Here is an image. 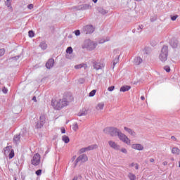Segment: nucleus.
<instances>
[{"label":"nucleus","instance_id":"f257e3e1","mask_svg":"<svg viewBox=\"0 0 180 180\" xmlns=\"http://www.w3.org/2000/svg\"><path fill=\"white\" fill-rule=\"evenodd\" d=\"M68 105V101H67V99L63 98V100H60L59 101H57L54 99H52L51 101V106H53V109H56V110H60V109H63L64 106Z\"/></svg>","mask_w":180,"mask_h":180},{"label":"nucleus","instance_id":"f03ea898","mask_svg":"<svg viewBox=\"0 0 180 180\" xmlns=\"http://www.w3.org/2000/svg\"><path fill=\"white\" fill-rule=\"evenodd\" d=\"M97 46L98 44H96L94 41H91V39H86L84 41L83 49H86V50L92 51V50H95V49H96Z\"/></svg>","mask_w":180,"mask_h":180},{"label":"nucleus","instance_id":"7ed1b4c3","mask_svg":"<svg viewBox=\"0 0 180 180\" xmlns=\"http://www.w3.org/2000/svg\"><path fill=\"white\" fill-rule=\"evenodd\" d=\"M159 58L162 63H165L168 60V46L164 45L161 49Z\"/></svg>","mask_w":180,"mask_h":180},{"label":"nucleus","instance_id":"20e7f679","mask_svg":"<svg viewBox=\"0 0 180 180\" xmlns=\"http://www.w3.org/2000/svg\"><path fill=\"white\" fill-rule=\"evenodd\" d=\"M103 131L104 133H105V134H110V136H111L112 137H116V136L119 134L120 129L113 127H110L104 129Z\"/></svg>","mask_w":180,"mask_h":180},{"label":"nucleus","instance_id":"39448f33","mask_svg":"<svg viewBox=\"0 0 180 180\" xmlns=\"http://www.w3.org/2000/svg\"><path fill=\"white\" fill-rule=\"evenodd\" d=\"M95 32V28L92 25H86L82 28V33L84 34H92Z\"/></svg>","mask_w":180,"mask_h":180},{"label":"nucleus","instance_id":"423d86ee","mask_svg":"<svg viewBox=\"0 0 180 180\" xmlns=\"http://www.w3.org/2000/svg\"><path fill=\"white\" fill-rule=\"evenodd\" d=\"M93 67H94V70H96V71L99 70H103L105 68V63L102 62L94 61Z\"/></svg>","mask_w":180,"mask_h":180},{"label":"nucleus","instance_id":"0eeeda50","mask_svg":"<svg viewBox=\"0 0 180 180\" xmlns=\"http://www.w3.org/2000/svg\"><path fill=\"white\" fill-rule=\"evenodd\" d=\"M31 162L32 165H34V167H37L40 164V155L39 153H36L34 155Z\"/></svg>","mask_w":180,"mask_h":180},{"label":"nucleus","instance_id":"6e6552de","mask_svg":"<svg viewBox=\"0 0 180 180\" xmlns=\"http://www.w3.org/2000/svg\"><path fill=\"white\" fill-rule=\"evenodd\" d=\"M86 161H88V156H86L85 154H82L76 159L75 163V165H77L78 162H86Z\"/></svg>","mask_w":180,"mask_h":180},{"label":"nucleus","instance_id":"1a4fd4ad","mask_svg":"<svg viewBox=\"0 0 180 180\" xmlns=\"http://www.w3.org/2000/svg\"><path fill=\"white\" fill-rule=\"evenodd\" d=\"M117 136H118L120 140H122V141L126 143V144H130V140H129V138H127V136L120 131L118 132Z\"/></svg>","mask_w":180,"mask_h":180},{"label":"nucleus","instance_id":"9d476101","mask_svg":"<svg viewBox=\"0 0 180 180\" xmlns=\"http://www.w3.org/2000/svg\"><path fill=\"white\" fill-rule=\"evenodd\" d=\"M108 144L111 148H113L114 150H120V146L117 145L115 141H109Z\"/></svg>","mask_w":180,"mask_h":180},{"label":"nucleus","instance_id":"9b49d317","mask_svg":"<svg viewBox=\"0 0 180 180\" xmlns=\"http://www.w3.org/2000/svg\"><path fill=\"white\" fill-rule=\"evenodd\" d=\"M53 67H54V59L50 58L46 63V68L50 70V68H53Z\"/></svg>","mask_w":180,"mask_h":180},{"label":"nucleus","instance_id":"f8f14e48","mask_svg":"<svg viewBox=\"0 0 180 180\" xmlns=\"http://www.w3.org/2000/svg\"><path fill=\"white\" fill-rule=\"evenodd\" d=\"M131 148H133L134 150H138L139 151H142V150H144V146H143L140 143H134L132 144Z\"/></svg>","mask_w":180,"mask_h":180},{"label":"nucleus","instance_id":"ddd939ff","mask_svg":"<svg viewBox=\"0 0 180 180\" xmlns=\"http://www.w3.org/2000/svg\"><path fill=\"white\" fill-rule=\"evenodd\" d=\"M89 9H92L91 4H81V11H88Z\"/></svg>","mask_w":180,"mask_h":180},{"label":"nucleus","instance_id":"4468645a","mask_svg":"<svg viewBox=\"0 0 180 180\" xmlns=\"http://www.w3.org/2000/svg\"><path fill=\"white\" fill-rule=\"evenodd\" d=\"M133 63L135 65H140L143 63V59L139 56H136L134 58Z\"/></svg>","mask_w":180,"mask_h":180},{"label":"nucleus","instance_id":"2eb2a0df","mask_svg":"<svg viewBox=\"0 0 180 180\" xmlns=\"http://www.w3.org/2000/svg\"><path fill=\"white\" fill-rule=\"evenodd\" d=\"M178 39L174 38L172 39H171L170 41V46L173 48V49H176V47H178Z\"/></svg>","mask_w":180,"mask_h":180},{"label":"nucleus","instance_id":"dca6fc26","mask_svg":"<svg viewBox=\"0 0 180 180\" xmlns=\"http://www.w3.org/2000/svg\"><path fill=\"white\" fill-rule=\"evenodd\" d=\"M96 148H98V145H96V144L91 145L88 147L84 148V151L86 153V151H91V150H95Z\"/></svg>","mask_w":180,"mask_h":180},{"label":"nucleus","instance_id":"f3484780","mask_svg":"<svg viewBox=\"0 0 180 180\" xmlns=\"http://www.w3.org/2000/svg\"><path fill=\"white\" fill-rule=\"evenodd\" d=\"M124 129L125 130V131H127V133H129V134H130L131 136H136V132L133 131L131 129L127 128V127H124Z\"/></svg>","mask_w":180,"mask_h":180},{"label":"nucleus","instance_id":"a211bd4d","mask_svg":"<svg viewBox=\"0 0 180 180\" xmlns=\"http://www.w3.org/2000/svg\"><path fill=\"white\" fill-rule=\"evenodd\" d=\"M87 68H88V65L84 63L75 65V70H80V68H84V70H86Z\"/></svg>","mask_w":180,"mask_h":180},{"label":"nucleus","instance_id":"6ab92c4d","mask_svg":"<svg viewBox=\"0 0 180 180\" xmlns=\"http://www.w3.org/2000/svg\"><path fill=\"white\" fill-rule=\"evenodd\" d=\"M86 115H88L86 109H82L77 113V116H86Z\"/></svg>","mask_w":180,"mask_h":180},{"label":"nucleus","instance_id":"aec40b11","mask_svg":"<svg viewBox=\"0 0 180 180\" xmlns=\"http://www.w3.org/2000/svg\"><path fill=\"white\" fill-rule=\"evenodd\" d=\"M39 122H41V126L44 125V124L46 123V115H41L39 117Z\"/></svg>","mask_w":180,"mask_h":180},{"label":"nucleus","instance_id":"412c9836","mask_svg":"<svg viewBox=\"0 0 180 180\" xmlns=\"http://www.w3.org/2000/svg\"><path fill=\"white\" fill-rule=\"evenodd\" d=\"M12 150H13V149H12L11 146L6 147L5 149H4L5 155H8L11 153V151H12Z\"/></svg>","mask_w":180,"mask_h":180},{"label":"nucleus","instance_id":"4be33fe9","mask_svg":"<svg viewBox=\"0 0 180 180\" xmlns=\"http://www.w3.org/2000/svg\"><path fill=\"white\" fill-rule=\"evenodd\" d=\"M20 141V134L15 135L13 137V143L15 144H18Z\"/></svg>","mask_w":180,"mask_h":180},{"label":"nucleus","instance_id":"5701e85b","mask_svg":"<svg viewBox=\"0 0 180 180\" xmlns=\"http://www.w3.org/2000/svg\"><path fill=\"white\" fill-rule=\"evenodd\" d=\"M131 89V86H122L120 88V91L121 92H127V91H130Z\"/></svg>","mask_w":180,"mask_h":180},{"label":"nucleus","instance_id":"b1692460","mask_svg":"<svg viewBox=\"0 0 180 180\" xmlns=\"http://www.w3.org/2000/svg\"><path fill=\"white\" fill-rule=\"evenodd\" d=\"M39 47L41 48L42 50H46L47 49V44H46V41H41L39 44Z\"/></svg>","mask_w":180,"mask_h":180},{"label":"nucleus","instance_id":"393cba45","mask_svg":"<svg viewBox=\"0 0 180 180\" xmlns=\"http://www.w3.org/2000/svg\"><path fill=\"white\" fill-rule=\"evenodd\" d=\"M172 154H176L178 155L180 153V150L179 148L174 147L172 148Z\"/></svg>","mask_w":180,"mask_h":180},{"label":"nucleus","instance_id":"a878e982","mask_svg":"<svg viewBox=\"0 0 180 180\" xmlns=\"http://www.w3.org/2000/svg\"><path fill=\"white\" fill-rule=\"evenodd\" d=\"M62 140L65 143V144H68V143H70V138L68 136H63L62 137Z\"/></svg>","mask_w":180,"mask_h":180},{"label":"nucleus","instance_id":"bb28decb","mask_svg":"<svg viewBox=\"0 0 180 180\" xmlns=\"http://www.w3.org/2000/svg\"><path fill=\"white\" fill-rule=\"evenodd\" d=\"M98 11L99 12V13H101V15H106V13H108V11L102 8H98Z\"/></svg>","mask_w":180,"mask_h":180},{"label":"nucleus","instance_id":"cd10ccee","mask_svg":"<svg viewBox=\"0 0 180 180\" xmlns=\"http://www.w3.org/2000/svg\"><path fill=\"white\" fill-rule=\"evenodd\" d=\"M128 178H129L130 180H136V175L133 173H129Z\"/></svg>","mask_w":180,"mask_h":180},{"label":"nucleus","instance_id":"c85d7f7f","mask_svg":"<svg viewBox=\"0 0 180 180\" xmlns=\"http://www.w3.org/2000/svg\"><path fill=\"white\" fill-rule=\"evenodd\" d=\"M105 106V103H100L98 104L96 109L97 110H102V109H103V107Z\"/></svg>","mask_w":180,"mask_h":180},{"label":"nucleus","instance_id":"c756f323","mask_svg":"<svg viewBox=\"0 0 180 180\" xmlns=\"http://www.w3.org/2000/svg\"><path fill=\"white\" fill-rule=\"evenodd\" d=\"M15 157V150H11V152L8 153V158L10 160H12Z\"/></svg>","mask_w":180,"mask_h":180},{"label":"nucleus","instance_id":"7c9ffc66","mask_svg":"<svg viewBox=\"0 0 180 180\" xmlns=\"http://www.w3.org/2000/svg\"><path fill=\"white\" fill-rule=\"evenodd\" d=\"M41 122L40 121H37V124L35 125L36 129H41V127H43V126L44 125H41Z\"/></svg>","mask_w":180,"mask_h":180},{"label":"nucleus","instance_id":"2f4dec72","mask_svg":"<svg viewBox=\"0 0 180 180\" xmlns=\"http://www.w3.org/2000/svg\"><path fill=\"white\" fill-rule=\"evenodd\" d=\"M72 51H73L72 47L71 46L68 47L66 49L67 54H72Z\"/></svg>","mask_w":180,"mask_h":180},{"label":"nucleus","instance_id":"473e14b6","mask_svg":"<svg viewBox=\"0 0 180 180\" xmlns=\"http://www.w3.org/2000/svg\"><path fill=\"white\" fill-rule=\"evenodd\" d=\"M143 29H144V25H139L138 27H137V33H141V30H143Z\"/></svg>","mask_w":180,"mask_h":180},{"label":"nucleus","instance_id":"72a5a7b5","mask_svg":"<svg viewBox=\"0 0 180 180\" xmlns=\"http://www.w3.org/2000/svg\"><path fill=\"white\" fill-rule=\"evenodd\" d=\"M95 94H96V90L94 89L89 94V96H95Z\"/></svg>","mask_w":180,"mask_h":180},{"label":"nucleus","instance_id":"f704fd0d","mask_svg":"<svg viewBox=\"0 0 180 180\" xmlns=\"http://www.w3.org/2000/svg\"><path fill=\"white\" fill-rule=\"evenodd\" d=\"M120 57V55H116L115 57V59L113 60V62L118 63Z\"/></svg>","mask_w":180,"mask_h":180},{"label":"nucleus","instance_id":"c9c22d12","mask_svg":"<svg viewBox=\"0 0 180 180\" xmlns=\"http://www.w3.org/2000/svg\"><path fill=\"white\" fill-rule=\"evenodd\" d=\"M28 36L29 37H34V32H33L32 30L29 31Z\"/></svg>","mask_w":180,"mask_h":180},{"label":"nucleus","instance_id":"e433bc0d","mask_svg":"<svg viewBox=\"0 0 180 180\" xmlns=\"http://www.w3.org/2000/svg\"><path fill=\"white\" fill-rule=\"evenodd\" d=\"M120 53V51H119V50H117V49H115V50L113 51V54H114V56H115V57H116V56H120V55H119Z\"/></svg>","mask_w":180,"mask_h":180},{"label":"nucleus","instance_id":"4c0bfd02","mask_svg":"<svg viewBox=\"0 0 180 180\" xmlns=\"http://www.w3.org/2000/svg\"><path fill=\"white\" fill-rule=\"evenodd\" d=\"M164 70L166 71V72H169L171 71V68L168 65L165 66Z\"/></svg>","mask_w":180,"mask_h":180},{"label":"nucleus","instance_id":"58836bf2","mask_svg":"<svg viewBox=\"0 0 180 180\" xmlns=\"http://www.w3.org/2000/svg\"><path fill=\"white\" fill-rule=\"evenodd\" d=\"M72 130H74L75 131H77L78 130V124H73Z\"/></svg>","mask_w":180,"mask_h":180},{"label":"nucleus","instance_id":"ea45409f","mask_svg":"<svg viewBox=\"0 0 180 180\" xmlns=\"http://www.w3.org/2000/svg\"><path fill=\"white\" fill-rule=\"evenodd\" d=\"M5 54V49H0V57H2Z\"/></svg>","mask_w":180,"mask_h":180},{"label":"nucleus","instance_id":"a19ab883","mask_svg":"<svg viewBox=\"0 0 180 180\" xmlns=\"http://www.w3.org/2000/svg\"><path fill=\"white\" fill-rule=\"evenodd\" d=\"M36 175H37V176H40V175H41V169H38L35 172Z\"/></svg>","mask_w":180,"mask_h":180},{"label":"nucleus","instance_id":"79ce46f5","mask_svg":"<svg viewBox=\"0 0 180 180\" xmlns=\"http://www.w3.org/2000/svg\"><path fill=\"white\" fill-rule=\"evenodd\" d=\"M20 58V55H18V56L12 57V58H11V60H15V61H17V60H19Z\"/></svg>","mask_w":180,"mask_h":180},{"label":"nucleus","instance_id":"37998d69","mask_svg":"<svg viewBox=\"0 0 180 180\" xmlns=\"http://www.w3.org/2000/svg\"><path fill=\"white\" fill-rule=\"evenodd\" d=\"M121 153H123L124 154H127V149L122 148V149H120Z\"/></svg>","mask_w":180,"mask_h":180},{"label":"nucleus","instance_id":"c03bdc74","mask_svg":"<svg viewBox=\"0 0 180 180\" xmlns=\"http://www.w3.org/2000/svg\"><path fill=\"white\" fill-rule=\"evenodd\" d=\"M72 8L75 9V11H81V5L77 6H74Z\"/></svg>","mask_w":180,"mask_h":180},{"label":"nucleus","instance_id":"a18cd8bd","mask_svg":"<svg viewBox=\"0 0 180 180\" xmlns=\"http://www.w3.org/2000/svg\"><path fill=\"white\" fill-rule=\"evenodd\" d=\"M178 18V15H171V19L172 20H176V18Z\"/></svg>","mask_w":180,"mask_h":180},{"label":"nucleus","instance_id":"49530a36","mask_svg":"<svg viewBox=\"0 0 180 180\" xmlns=\"http://www.w3.org/2000/svg\"><path fill=\"white\" fill-rule=\"evenodd\" d=\"M75 36H79L81 34V32L79 30L75 31Z\"/></svg>","mask_w":180,"mask_h":180},{"label":"nucleus","instance_id":"de8ad7c7","mask_svg":"<svg viewBox=\"0 0 180 180\" xmlns=\"http://www.w3.org/2000/svg\"><path fill=\"white\" fill-rule=\"evenodd\" d=\"M114 89H115V86H111L108 88V91H109L110 92H112V91H113Z\"/></svg>","mask_w":180,"mask_h":180},{"label":"nucleus","instance_id":"09e8293b","mask_svg":"<svg viewBox=\"0 0 180 180\" xmlns=\"http://www.w3.org/2000/svg\"><path fill=\"white\" fill-rule=\"evenodd\" d=\"M2 92H3V94H8V89H6V87L4 86L2 89Z\"/></svg>","mask_w":180,"mask_h":180},{"label":"nucleus","instance_id":"8fccbe9b","mask_svg":"<svg viewBox=\"0 0 180 180\" xmlns=\"http://www.w3.org/2000/svg\"><path fill=\"white\" fill-rule=\"evenodd\" d=\"M6 6H7L8 8H11V6H12V5L11 4V2L9 1H6Z\"/></svg>","mask_w":180,"mask_h":180},{"label":"nucleus","instance_id":"3c124183","mask_svg":"<svg viewBox=\"0 0 180 180\" xmlns=\"http://www.w3.org/2000/svg\"><path fill=\"white\" fill-rule=\"evenodd\" d=\"M79 153L80 154H83V153H85V148H82L79 150Z\"/></svg>","mask_w":180,"mask_h":180},{"label":"nucleus","instance_id":"603ef678","mask_svg":"<svg viewBox=\"0 0 180 180\" xmlns=\"http://www.w3.org/2000/svg\"><path fill=\"white\" fill-rule=\"evenodd\" d=\"M27 8L28 9H30V10L33 9V4H28Z\"/></svg>","mask_w":180,"mask_h":180},{"label":"nucleus","instance_id":"864d4df0","mask_svg":"<svg viewBox=\"0 0 180 180\" xmlns=\"http://www.w3.org/2000/svg\"><path fill=\"white\" fill-rule=\"evenodd\" d=\"M61 133L63 134L65 133V129L64 127L61 128Z\"/></svg>","mask_w":180,"mask_h":180},{"label":"nucleus","instance_id":"5fc2aeb1","mask_svg":"<svg viewBox=\"0 0 180 180\" xmlns=\"http://www.w3.org/2000/svg\"><path fill=\"white\" fill-rule=\"evenodd\" d=\"M32 101H34V102H37V99L36 98V96L32 97Z\"/></svg>","mask_w":180,"mask_h":180},{"label":"nucleus","instance_id":"6e6d98bb","mask_svg":"<svg viewBox=\"0 0 180 180\" xmlns=\"http://www.w3.org/2000/svg\"><path fill=\"white\" fill-rule=\"evenodd\" d=\"M172 140H174V141H176V138L174 136L171 137Z\"/></svg>","mask_w":180,"mask_h":180},{"label":"nucleus","instance_id":"4d7b16f0","mask_svg":"<svg viewBox=\"0 0 180 180\" xmlns=\"http://www.w3.org/2000/svg\"><path fill=\"white\" fill-rule=\"evenodd\" d=\"M135 169H139V164L136 163Z\"/></svg>","mask_w":180,"mask_h":180},{"label":"nucleus","instance_id":"13d9d810","mask_svg":"<svg viewBox=\"0 0 180 180\" xmlns=\"http://www.w3.org/2000/svg\"><path fill=\"white\" fill-rule=\"evenodd\" d=\"M163 165H168V162L167 161L163 162Z\"/></svg>","mask_w":180,"mask_h":180},{"label":"nucleus","instance_id":"bf43d9fd","mask_svg":"<svg viewBox=\"0 0 180 180\" xmlns=\"http://www.w3.org/2000/svg\"><path fill=\"white\" fill-rule=\"evenodd\" d=\"M154 161H155V160H154V158H150V162H154Z\"/></svg>","mask_w":180,"mask_h":180},{"label":"nucleus","instance_id":"052dcab7","mask_svg":"<svg viewBox=\"0 0 180 180\" xmlns=\"http://www.w3.org/2000/svg\"><path fill=\"white\" fill-rule=\"evenodd\" d=\"M117 63L116 62H113L112 65H113V68H115V66L117 65Z\"/></svg>","mask_w":180,"mask_h":180},{"label":"nucleus","instance_id":"680f3d73","mask_svg":"<svg viewBox=\"0 0 180 180\" xmlns=\"http://www.w3.org/2000/svg\"><path fill=\"white\" fill-rule=\"evenodd\" d=\"M141 101H144V99H146V98L143 96H141Z\"/></svg>","mask_w":180,"mask_h":180},{"label":"nucleus","instance_id":"e2e57ef3","mask_svg":"<svg viewBox=\"0 0 180 180\" xmlns=\"http://www.w3.org/2000/svg\"><path fill=\"white\" fill-rule=\"evenodd\" d=\"M79 81H82L81 82V84H84V79H80Z\"/></svg>","mask_w":180,"mask_h":180},{"label":"nucleus","instance_id":"0e129e2a","mask_svg":"<svg viewBox=\"0 0 180 180\" xmlns=\"http://www.w3.org/2000/svg\"><path fill=\"white\" fill-rule=\"evenodd\" d=\"M136 29L132 30V33H136Z\"/></svg>","mask_w":180,"mask_h":180},{"label":"nucleus","instance_id":"69168bd1","mask_svg":"<svg viewBox=\"0 0 180 180\" xmlns=\"http://www.w3.org/2000/svg\"><path fill=\"white\" fill-rule=\"evenodd\" d=\"M134 165H136V163H131V167H134Z\"/></svg>","mask_w":180,"mask_h":180},{"label":"nucleus","instance_id":"338daca9","mask_svg":"<svg viewBox=\"0 0 180 180\" xmlns=\"http://www.w3.org/2000/svg\"><path fill=\"white\" fill-rule=\"evenodd\" d=\"M94 4H96L98 2V0H92Z\"/></svg>","mask_w":180,"mask_h":180},{"label":"nucleus","instance_id":"774afa93","mask_svg":"<svg viewBox=\"0 0 180 180\" xmlns=\"http://www.w3.org/2000/svg\"><path fill=\"white\" fill-rule=\"evenodd\" d=\"M105 41H105V40H101V41H100V43H105Z\"/></svg>","mask_w":180,"mask_h":180}]
</instances>
